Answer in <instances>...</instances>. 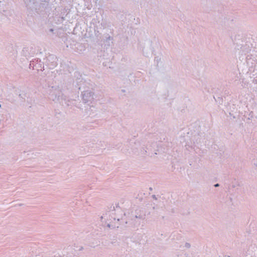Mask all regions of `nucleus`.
Returning a JSON list of instances; mask_svg holds the SVG:
<instances>
[{
    "label": "nucleus",
    "mask_w": 257,
    "mask_h": 257,
    "mask_svg": "<svg viewBox=\"0 0 257 257\" xmlns=\"http://www.w3.org/2000/svg\"><path fill=\"white\" fill-rule=\"evenodd\" d=\"M49 98L55 102H59L61 105H66L67 106L73 104L74 101V100L68 99L66 96L63 95L59 87L57 88L54 86H52L51 89L50 90Z\"/></svg>",
    "instance_id": "f257e3e1"
},
{
    "label": "nucleus",
    "mask_w": 257,
    "mask_h": 257,
    "mask_svg": "<svg viewBox=\"0 0 257 257\" xmlns=\"http://www.w3.org/2000/svg\"><path fill=\"white\" fill-rule=\"evenodd\" d=\"M122 211L121 209L118 205H116V207L111 206L110 210L106 213L103 214V216H101V218H106L108 220H111L112 218L114 220L117 219V221H119L122 218Z\"/></svg>",
    "instance_id": "f03ea898"
},
{
    "label": "nucleus",
    "mask_w": 257,
    "mask_h": 257,
    "mask_svg": "<svg viewBox=\"0 0 257 257\" xmlns=\"http://www.w3.org/2000/svg\"><path fill=\"white\" fill-rule=\"evenodd\" d=\"M57 66V63L55 61L52 62L51 63H48L46 67H43V71H45L44 74L48 75L49 77H55L57 73V71L54 70Z\"/></svg>",
    "instance_id": "7ed1b4c3"
},
{
    "label": "nucleus",
    "mask_w": 257,
    "mask_h": 257,
    "mask_svg": "<svg viewBox=\"0 0 257 257\" xmlns=\"http://www.w3.org/2000/svg\"><path fill=\"white\" fill-rule=\"evenodd\" d=\"M94 93L90 90H84L82 93V99L84 103H91L94 100Z\"/></svg>",
    "instance_id": "20e7f679"
},
{
    "label": "nucleus",
    "mask_w": 257,
    "mask_h": 257,
    "mask_svg": "<svg viewBox=\"0 0 257 257\" xmlns=\"http://www.w3.org/2000/svg\"><path fill=\"white\" fill-rule=\"evenodd\" d=\"M143 55L146 57H149L153 53L152 43L148 41L146 42L143 48Z\"/></svg>",
    "instance_id": "39448f33"
},
{
    "label": "nucleus",
    "mask_w": 257,
    "mask_h": 257,
    "mask_svg": "<svg viewBox=\"0 0 257 257\" xmlns=\"http://www.w3.org/2000/svg\"><path fill=\"white\" fill-rule=\"evenodd\" d=\"M155 62L156 63L157 67L159 69L164 68L165 65V62L163 59H162L161 57L159 56L155 57Z\"/></svg>",
    "instance_id": "423d86ee"
},
{
    "label": "nucleus",
    "mask_w": 257,
    "mask_h": 257,
    "mask_svg": "<svg viewBox=\"0 0 257 257\" xmlns=\"http://www.w3.org/2000/svg\"><path fill=\"white\" fill-rule=\"evenodd\" d=\"M252 55H247L246 57V62L249 68H253L256 64V59L252 58Z\"/></svg>",
    "instance_id": "0eeeda50"
},
{
    "label": "nucleus",
    "mask_w": 257,
    "mask_h": 257,
    "mask_svg": "<svg viewBox=\"0 0 257 257\" xmlns=\"http://www.w3.org/2000/svg\"><path fill=\"white\" fill-rule=\"evenodd\" d=\"M200 136L199 135L194 136L193 137V141H194V143L200 144V143H202V141H201L202 138H200Z\"/></svg>",
    "instance_id": "6e6552de"
},
{
    "label": "nucleus",
    "mask_w": 257,
    "mask_h": 257,
    "mask_svg": "<svg viewBox=\"0 0 257 257\" xmlns=\"http://www.w3.org/2000/svg\"><path fill=\"white\" fill-rule=\"evenodd\" d=\"M241 51L243 52H245V53H248L250 51V49H249V47H247L246 46H244L241 47Z\"/></svg>",
    "instance_id": "1a4fd4ad"
},
{
    "label": "nucleus",
    "mask_w": 257,
    "mask_h": 257,
    "mask_svg": "<svg viewBox=\"0 0 257 257\" xmlns=\"http://www.w3.org/2000/svg\"><path fill=\"white\" fill-rule=\"evenodd\" d=\"M74 75L75 77H76V79H81V75H80L79 73L77 71L74 72Z\"/></svg>",
    "instance_id": "9d476101"
},
{
    "label": "nucleus",
    "mask_w": 257,
    "mask_h": 257,
    "mask_svg": "<svg viewBox=\"0 0 257 257\" xmlns=\"http://www.w3.org/2000/svg\"><path fill=\"white\" fill-rule=\"evenodd\" d=\"M19 96L22 99L25 100L26 97V93H22L19 94Z\"/></svg>",
    "instance_id": "9b49d317"
},
{
    "label": "nucleus",
    "mask_w": 257,
    "mask_h": 257,
    "mask_svg": "<svg viewBox=\"0 0 257 257\" xmlns=\"http://www.w3.org/2000/svg\"><path fill=\"white\" fill-rule=\"evenodd\" d=\"M214 98L215 99V101L218 102L220 104H221L222 103V99L221 98L218 97L217 99H216L215 97L214 96Z\"/></svg>",
    "instance_id": "f8f14e48"
},
{
    "label": "nucleus",
    "mask_w": 257,
    "mask_h": 257,
    "mask_svg": "<svg viewBox=\"0 0 257 257\" xmlns=\"http://www.w3.org/2000/svg\"><path fill=\"white\" fill-rule=\"evenodd\" d=\"M135 218H140V219H144L145 218V215H135Z\"/></svg>",
    "instance_id": "ddd939ff"
},
{
    "label": "nucleus",
    "mask_w": 257,
    "mask_h": 257,
    "mask_svg": "<svg viewBox=\"0 0 257 257\" xmlns=\"http://www.w3.org/2000/svg\"><path fill=\"white\" fill-rule=\"evenodd\" d=\"M185 247L187 248H189L191 247V245H190V244L189 243L186 242L185 244Z\"/></svg>",
    "instance_id": "4468645a"
},
{
    "label": "nucleus",
    "mask_w": 257,
    "mask_h": 257,
    "mask_svg": "<svg viewBox=\"0 0 257 257\" xmlns=\"http://www.w3.org/2000/svg\"><path fill=\"white\" fill-rule=\"evenodd\" d=\"M178 257H187L188 254L186 253L181 254L180 255H178Z\"/></svg>",
    "instance_id": "2eb2a0df"
},
{
    "label": "nucleus",
    "mask_w": 257,
    "mask_h": 257,
    "mask_svg": "<svg viewBox=\"0 0 257 257\" xmlns=\"http://www.w3.org/2000/svg\"><path fill=\"white\" fill-rule=\"evenodd\" d=\"M152 197H153V198H154L155 200L157 199V197H156V196L155 195H152Z\"/></svg>",
    "instance_id": "dca6fc26"
},
{
    "label": "nucleus",
    "mask_w": 257,
    "mask_h": 257,
    "mask_svg": "<svg viewBox=\"0 0 257 257\" xmlns=\"http://www.w3.org/2000/svg\"><path fill=\"white\" fill-rule=\"evenodd\" d=\"M145 152H147V151H141V154H144Z\"/></svg>",
    "instance_id": "f3484780"
},
{
    "label": "nucleus",
    "mask_w": 257,
    "mask_h": 257,
    "mask_svg": "<svg viewBox=\"0 0 257 257\" xmlns=\"http://www.w3.org/2000/svg\"><path fill=\"white\" fill-rule=\"evenodd\" d=\"M215 187H218L219 186V184L218 183L215 184L214 185Z\"/></svg>",
    "instance_id": "a211bd4d"
},
{
    "label": "nucleus",
    "mask_w": 257,
    "mask_h": 257,
    "mask_svg": "<svg viewBox=\"0 0 257 257\" xmlns=\"http://www.w3.org/2000/svg\"><path fill=\"white\" fill-rule=\"evenodd\" d=\"M107 227H108L109 228H110V227H111V225H110V223H108V224H107Z\"/></svg>",
    "instance_id": "6ab92c4d"
},
{
    "label": "nucleus",
    "mask_w": 257,
    "mask_h": 257,
    "mask_svg": "<svg viewBox=\"0 0 257 257\" xmlns=\"http://www.w3.org/2000/svg\"><path fill=\"white\" fill-rule=\"evenodd\" d=\"M229 115H230V116H231V115H232V114H231V112H229Z\"/></svg>",
    "instance_id": "aec40b11"
},
{
    "label": "nucleus",
    "mask_w": 257,
    "mask_h": 257,
    "mask_svg": "<svg viewBox=\"0 0 257 257\" xmlns=\"http://www.w3.org/2000/svg\"><path fill=\"white\" fill-rule=\"evenodd\" d=\"M134 152L135 153H137V152L136 151H135V150H134Z\"/></svg>",
    "instance_id": "412c9836"
},
{
    "label": "nucleus",
    "mask_w": 257,
    "mask_h": 257,
    "mask_svg": "<svg viewBox=\"0 0 257 257\" xmlns=\"http://www.w3.org/2000/svg\"><path fill=\"white\" fill-rule=\"evenodd\" d=\"M121 91H122L123 92H125V90H123V89H122Z\"/></svg>",
    "instance_id": "4be33fe9"
},
{
    "label": "nucleus",
    "mask_w": 257,
    "mask_h": 257,
    "mask_svg": "<svg viewBox=\"0 0 257 257\" xmlns=\"http://www.w3.org/2000/svg\"><path fill=\"white\" fill-rule=\"evenodd\" d=\"M112 228H114V227H115V226H113V225H112Z\"/></svg>",
    "instance_id": "5701e85b"
},
{
    "label": "nucleus",
    "mask_w": 257,
    "mask_h": 257,
    "mask_svg": "<svg viewBox=\"0 0 257 257\" xmlns=\"http://www.w3.org/2000/svg\"><path fill=\"white\" fill-rule=\"evenodd\" d=\"M81 88L80 87H79L78 88V89H79V90H80V89H81Z\"/></svg>",
    "instance_id": "b1692460"
},
{
    "label": "nucleus",
    "mask_w": 257,
    "mask_h": 257,
    "mask_svg": "<svg viewBox=\"0 0 257 257\" xmlns=\"http://www.w3.org/2000/svg\"><path fill=\"white\" fill-rule=\"evenodd\" d=\"M153 209H155V207H153Z\"/></svg>",
    "instance_id": "393cba45"
},
{
    "label": "nucleus",
    "mask_w": 257,
    "mask_h": 257,
    "mask_svg": "<svg viewBox=\"0 0 257 257\" xmlns=\"http://www.w3.org/2000/svg\"><path fill=\"white\" fill-rule=\"evenodd\" d=\"M150 190H152V188H150Z\"/></svg>",
    "instance_id": "a878e982"
},
{
    "label": "nucleus",
    "mask_w": 257,
    "mask_h": 257,
    "mask_svg": "<svg viewBox=\"0 0 257 257\" xmlns=\"http://www.w3.org/2000/svg\"><path fill=\"white\" fill-rule=\"evenodd\" d=\"M1 107H2V105H1V104H0V108H1Z\"/></svg>",
    "instance_id": "bb28decb"
}]
</instances>
